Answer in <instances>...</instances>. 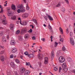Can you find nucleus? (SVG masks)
<instances>
[{"mask_svg": "<svg viewBox=\"0 0 75 75\" xmlns=\"http://www.w3.org/2000/svg\"><path fill=\"white\" fill-rule=\"evenodd\" d=\"M26 66H30V62H26Z\"/></svg>", "mask_w": 75, "mask_h": 75, "instance_id": "30", "label": "nucleus"}, {"mask_svg": "<svg viewBox=\"0 0 75 75\" xmlns=\"http://www.w3.org/2000/svg\"><path fill=\"white\" fill-rule=\"evenodd\" d=\"M61 69H62V68H61V67H59V72H61Z\"/></svg>", "mask_w": 75, "mask_h": 75, "instance_id": "40", "label": "nucleus"}, {"mask_svg": "<svg viewBox=\"0 0 75 75\" xmlns=\"http://www.w3.org/2000/svg\"><path fill=\"white\" fill-rule=\"evenodd\" d=\"M58 43H57L56 42H54V46L55 47H57V45H58Z\"/></svg>", "mask_w": 75, "mask_h": 75, "instance_id": "29", "label": "nucleus"}, {"mask_svg": "<svg viewBox=\"0 0 75 75\" xmlns=\"http://www.w3.org/2000/svg\"><path fill=\"white\" fill-rule=\"evenodd\" d=\"M62 67L63 68H65L67 67V63H63L62 65Z\"/></svg>", "mask_w": 75, "mask_h": 75, "instance_id": "16", "label": "nucleus"}, {"mask_svg": "<svg viewBox=\"0 0 75 75\" xmlns=\"http://www.w3.org/2000/svg\"><path fill=\"white\" fill-rule=\"evenodd\" d=\"M63 69H64L65 72H67L68 69V68H67L66 67V68H63Z\"/></svg>", "mask_w": 75, "mask_h": 75, "instance_id": "27", "label": "nucleus"}, {"mask_svg": "<svg viewBox=\"0 0 75 75\" xmlns=\"http://www.w3.org/2000/svg\"><path fill=\"white\" fill-rule=\"evenodd\" d=\"M48 28L50 29H52V28H51V26H50V24H49Z\"/></svg>", "mask_w": 75, "mask_h": 75, "instance_id": "43", "label": "nucleus"}, {"mask_svg": "<svg viewBox=\"0 0 75 75\" xmlns=\"http://www.w3.org/2000/svg\"><path fill=\"white\" fill-rule=\"evenodd\" d=\"M29 31H30V32H32V31H33V30H32V29H30V30H29Z\"/></svg>", "mask_w": 75, "mask_h": 75, "instance_id": "60", "label": "nucleus"}, {"mask_svg": "<svg viewBox=\"0 0 75 75\" xmlns=\"http://www.w3.org/2000/svg\"><path fill=\"white\" fill-rule=\"evenodd\" d=\"M48 59L47 57H46L45 58V64H48Z\"/></svg>", "mask_w": 75, "mask_h": 75, "instance_id": "14", "label": "nucleus"}, {"mask_svg": "<svg viewBox=\"0 0 75 75\" xmlns=\"http://www.w3.org/2000/svg\"><path fill=\"white\" fill-rule=\"evenodd\" d=\"M63 40L64 39L62 38H61L60 39V41H61V42H64V41H63Z\"/></svg>", "mask_w": 75, "mask_h": 75, "instance_id": "45", "label": "nucleus"}, {"mask_svg": "<svg viewBox=\"0 0 75 75\" xmlns=\"http://www.w3.org/2000/svg\"><path fill=\"white\" fill-rule=\"evenodd\" d=\"M38 58H39L40 60H41L42 59V57H43V55L42 54L39 53L38 55Z\"/></svg>", "mask_w": 75, "mask_h": 75, "instance_id": "5", "label": "nucleus"}, {"mask_svg": "<svg viewBox=\"0 0 75 75\" xmlns=\"http://www.w3.org/2000/svg\"><path fill=\"white\" fill-rule=\"evenodd\" d=\"M46 21H48V19H47V16H45L44 17Z\"/></svg>", "mask_w": 75, "mask_h": 75, "instance_id": "52", "label": "nucleus"}, {"mask_svg": "<svg viewBox=\"0 0 75 75\" xmlns=\"http://www.w3.org/2000/svg\"><path fill=\"white\" fill-rule=\"evenodd\" d=\"M56 55L57 56V57H59V54L58 53H57L56 54Z\"/></svg>", "mask_w": 75, "mask_h": 75, "instance_id": "55", "label": "nucleus"}, {"mask_svg": "<svg viewBox=\"0 0 75 75\" xmlns=\"http://www.w3.org/2000/svg\"><path fill=\"white\" fill-rule=\"evenodd\" d=\"M71 58H69L68 59V61L69 62H71Z\"/></svg>", "mask_w": 75, "mask_h": 75, "instance_id": "46", "label": "nucleus"}, {"mask_svg": "<svg viewBox=\"0 0 75 75\" xmlns=\"http://www.w3.org/2000/svg\"><path fill=\"white\" fill-rule=\"evenodd\" d=\"M10 43L12 45H14L16 44V42L13 40H11L10 42Z\"/></svg>", "mask_w": 75, "mask_h": 75, "instance_id": "10", "label": "nucleus"}, {"mask_svg": "<svg viewBox=\"0 0 75 75\" xmlns=\"http://www.w3.org/2000/svg\"><path fill=\"white\" fill-rule=\"evenodd\" d=\"M10 65L12 67V68H14L16 67V66H15V64H14V63L13 62H11L10 63Z\"/></svg>", "mask_w": 75, "mask_h": 75, "instance_id": "7", "label": "nucleus"}, {"mask_svg": "<svg viewBox=\"0 0 75 75\" xmlns=\"http://www.w3.org/2000/svg\"><path fill=\"white\" fill-rule=\"evenodd\" d=\"M32 38L33 40H35L36 39V38H35V36H33Z\"/></svg>", "mask_w": 75, "mask_h": 75, "instance_id": "44", "label": "nucleus"}, {"mask_svg": "<svg viewBox=\"0 0 75 75\" xmlns=\"http://www.w3.org/2000/svg\"><path fill=\"white\" fill-rule=\"evenodd\" d=\"M10 30H13V28H14V25L11 24L10 25Z\"/></svg>", "mask_w": 75, "mask_h": 75, "instance_id": "15", "label": "nucleus"}, {"mask_svg": "<svg viewBox=\"0 0 75 75\" xmlns=\"http://www.w3.org/2000/svg\"><path fill=\"white\" fill-rule=\"evenodd\" d=\"M41 40L43 42L45 41V39L44 38H42L41 39Z\"/></svg>", "mask_w": 75, "mask_h": 75, "instance_id": "51", "label": "nucleus"}, {"mask_svg": "<svg viewBox=\"0 0 75 75\" xmlns=\"http://www.w3.org/2000/svg\"><path fill=\"white\" fill-rule=\"evenodd\" d=\"M4 51H2L0 52V54H3V53H4Z\"/></svg>", "mask_w": 75, "mask_h": 75, "instance_id": "49", "label": "nucleus"}, {"mask_svg": "<svg viewBox=\"0 0 75 75\" xmlns=\"http://www.w3.org/2000/svg\"><path fill=\"white\" fill-rule=\"evenodd\" d=\"M2 41L4 42H6V37L4 36H3V37L2 38Z\"/></svg>", "mask_w": 75, "mask_h": 75, "instance_id": "17", "label": "nucleus"}, {"mask_svg": "<svg viewBox=\"0 0 75 75\" xmlns=\"http://www.w3.org/2000/svg\"><path fill=\"white\" fill-rule=\"evenodd\" d=\"M25 8L21 10V13H24V12H25Z\"/></svg>", "mask_w": 75, "mask_h": 75, "instance_id": "38", "label": "nucleus"}, {"mask_svg": "<svg viewBox=\"0 0 75 75\" xmlns=\"http://www.w3.org/2000/svg\"><path fill=\"white\" fill-rule=\"evenodd\" d=\"M70 43L72 45H74V39L72 38L70 39Z\"/></svg>", "mask_w": 75, "mask_h": 75, "instance_id": "9", "label": "nucleus"}, {"mask_svg": "<svg viewBox=\"0 0 75 75\" xmlns=\"http://www.w3.org/2000/svg\"><path fill=\"white\" fill-rule=\"evenodd\" d=\"M4 18L2 19V21L3 24L5 25V24H7V19H6V17H5V15H3Z\"/></svg>", "mask_w": 75, "mask_h": 75, "instance_id": "1", "label": "nucleus"}, {"mask_svg": "<svg viewBox=\"0 0 75 75\" xmlns=\"http://www.w3.org/2000/svg\"><path fill=\"white\" fill-rule=\"evenodd\" d=\"M24 54L25 55H28V52H25L24 53Z\"/></svg>", "mask_w": 75, "mask_h": 75, "instance_id": "48", "label": "nucleus"}, {"mask_svg": "<svg viewBox=\"0 0 75 75\" xmlns=\"http://www.w3.org/2000/svg\"><path fill=\"white\" fill-rule=\"evenodd\" d=\"M0 48L2 49H3H3H4V47L1 45H0Z\"/></svg>", "mask_w": 75, "mask_h": 75, "instance_id": "41", "label": "nucleus"}, {"mask_svg": "<svg viewBox=\"0 0 75 75\" xmlns=\"http://www.w3.org/2000/svg\"><path fill=\"white\" fill-rule=\"evenodd\" d=\"M73 72L74 73V74H75V70H74L73 71Z\"/></svg>", "mask_w": 75, "mask_h": 75, "instance_id": "64", "label": "nucleus"}, {"mask_svg": "<svg viewBox=\"0 0 75 75\" xmlns=\"http://www.w3.org/2000/svg\"><path fill=\"white\" fill-rule=\"evenodd\" d=\"M39 65L40 66H40H41V62H40L39 64Z\"/></svg>", "mask_w": 75, "mask_h": 75, "instance_id": "62", "label": "nucleus"}, {"mask_svg": "<svg viewBox=\"0 0 75 75\" xmlns=\"http://www.w3.org/2000/svg\"><path fill=\"white\" fill-rule=\"evenodd\" d=\"M66 50V48H65V47L64 46H63V47L62 48V50L63 51H65Z\"/></svg>", "mask_w": 75, "mask_h": 75, "instance_id": "31", "label": "nucleus"}, {"mask_svg": "<svg viewBox=\"0 0 75 75\" xmlns=\"http://www.w3.org/2000/svg\"><path fill=\"white\" fill-rule=\"evenodd\" d=\"M27 21H23V22L22 23L21 21H20V23L21 25H27Z\"/></svg>", "mask_w": 75, "mask_h": 75, "instance_id": "4", "label": "nucleus"}, {"mask_svg": "<svg viewBox=\"0 0 75 75\" xmlns=\"http://www.w3.org/2000/svg\"><path fill=\"white\" fill-rule=\"evenodd\" d=\"M7 75H11V73L9 72V73H7Z\"/></svg>", "mask_w": 75, "mask_h": 75, "instance_id": "59", "label": "nucleus"}, {"mask_svg": "<svg viewBox=\"0 0 75 75\" xmlns=\"http://www.w3.org/2000/svg\"><path fill=\"white\" fill-rule=\"evenodd\" d=\"M61 6V4H59V3L57 5H56V6L57 7H59Z\"/></svg>", "mask_w": 75, "mask_h": 75, "instance_id": "47", "label": "nucleus"}, {"mask_svg": "<svg viewBox=\"0 0 75 75\" xmlns=\"http://www.w3.org/2000/svg\"><path fill=\"white\" fill-rule=\"evenodd\" d=\"M4 4H4V6H7V3L5 2Z\"/></svg>", "mask_w": 75, "mask_h": 75, "instance_id": "56", "label": "nucleus"}, {"mask_svg": "<svg viewBox=\"0 0 75 75\" xmlns=\"http://www.w3.org/2000/svg\"><path fill=\"white\" fill-rule=\"evenodd\" d=\"M65 58L62 57H59V61L60 62L62 63L65 61Z\"/></svg>", "mask_w": 75, "mask_h": 75, "instance_id": "2", "label": "nucleus"}, {"mask_svg": "<svg viewBox=\"0 0 75 75\" xmlns=\"http://www.w3.org/2000/svg\"><path fill=\"white\" fill-rule=\"evenodd\" d=\"M46 15L48 17H50V15H49L48 14H46Z\"/></svg>", "mask_w": 75, "mask_h": 75, "instance_id": "61", "label": "nucleus"}, {"mask_svg": "<svg viewBox=\"0 0 75 75\" xmlns=\"http://www.w3.org/2000/svg\"><path fill=\"white\" fill-rule=\"evenodd\" d=\"M18 20H20V21H21V18H20L19 17L18 18Z\"/></svg>", "mask_w": 75, "mask_h": 75, "instance_id": "63", "label": "nucleus"}, {"mask_svg": "<svg viewBox=\"0 0 75 75\" xmlns=\"http://www.w3.org/2000/svg\"><path fill=\"white\" fill-rule=\"evenodd\" d=\"M17 12H18V13H21V10L20 9H18V10H17Z\"/></svg>", "mask_w": 75, "mask_h": 75, "instance_id": "37", "label": "nucleus"}, {"mask_svg": "<svg viewBox=\"0 0 75 75\" xmlns=\"http://www.w3.org/2000/svg\"><path fill=\"white\" fill-rule=\"evenodd\" d=\"M28 57L29 58H33L34 57V55L33 54H30L29 55Z\"/></svg>", "mask_w": 75, "mask_h": 75, "instance_id": "21", "label": "nucleus"}, {"mask_svg": "<svg viewBox=\"0 0 75 75\" xmlns=\"http://www.w3.org/2000/svg\"><path fill=\"white\" fill-rule=\"evenodd\" d=\"M20 58H21V59H23V56L21 55L20 56Z\"/></svg>", "mask_w": 75, "mask_h": 75, "instance_id": "58", "label": "nucleus"}, {"mask_svg": "<svg viewBox=\"0 0 75 75\" xmlns=\"http://www.w3.org/2000/svg\"><path fill=\"white\" fill-rule=\"evenodd\" d=\"M13 54H11L10 55V58H13Z\"/></svg>", "mask_w": 75, "mask_h": 75, "instance_id": "39", "label": "nucleus"}, {"mask_svg": "<svg viewBox=\"0 0 75 75\" xmlns=\"http://www.w3.org/2000/svg\"><path fill=\"white\" fill-rule=\"evenodd\" d=\"M59 30L61 32V34H63V30L62 29L61 27L59 28Z\"/></svg>", "mask_w": 75, "mask_h": 75, "instance_id": "24", "label": "nucleus"}, {"mask_svg": "<svg viewBox=\"0 0 75 75\" xmlns=\"http://www.w3.org/2000/svg\"><path fill=\"white\" fill-rule=\"evenodd\" d=\"M16 16H12L11 18L13 20H16Z\"/></svg>", "mask_w": 75, "mask_h": 75, "instance_id": "20", "label": "nucleus"}, {"mask_svg": "<svg viewBox=\"0 0 75 75\" xmlns=\"http://www.w3.org/2000/svg\"><path fill=\"white\" fill-rule=\"evenodd\" d=\"M17 49L15 48H14L12 49L11 52L12 53H15L17 52Z\"/></svg>", "mask_w": 75, "mask_h": 75, "instance_id": "13", "label": "nucleus"}, {"mask_svg": "<svg viewBox=\"0 0 75 75\" xmlns=\"http://www.w3.org/2000/svg\"><path fill=\"white\" fill-rule=\"evenodd\" d=\"M62 11H63V12H64L65 11V9L64 8H62Z\"/></svg>", "mask_w": 75, "mask_h": 75, "instance_id": "36", "label": "nucleus"}, {"mask_svg": "<svg viewBox=\"0 0 75 75\" xmlns=\"http://www.w3.org/2000/svg\"><path fill=\"white\" fill-rule=\"evenodd\" d=\"M11 7H12V9L13 10H16V6L14 5H12L11 6Z\"/></svg>", "mask_w": 75, "mask_h": 75, "instance_id": "18", "label": "nucleus"}, {"mask_svg": "<svg viewBox=\"0 0 75 75\" xmlns=\"http://www.w3.org/2000/svg\"><path fill=\"white\" fill-rule=\"evenodd\" d=\"M30 73V71L29 70H26L24 72V75H29Z\"/></svg>", "mask_w": 75, "mask_h": 75, "instance_id": "6", "label": "nucleus"}, {"mask_svg": "<svg viewBox=\"0 0 75 75\" xmlns=\"http://www.w3.org/2000/svg\"><path fill=\"white\" fill-rule=\"evenodd\" d=\"M57 69H58L57 67L54 68V70L55 71H57Z\"/></svg>", "mask_w": 75, "mask_h": 75, "instance_id": "50", "label": "nucleus"}, {"mask_svg": "<svg viewBox=\"0 0 75 75\" xmlns=\"http://www.w3.org/2000/svg\"><path fill=\"white\" fill-rule=\"evenodd\" d=\"M33 21L35 23V24L36 25H38V23H37V20L36 19H33Z\"/></svg>", "mask_w": 75, "mask_h": 75, "instance_id": "23", "label": "nucleus"}, {"mask_svg": "<svg viewBox=\"0 0 75 75\" xmlns=\"http://www.w3.org/2000/svg\"><path fill=\"white\" fill-rule=\"evenodd\" d=\"M19 8L21 10H23V9H24V7H23V6H21L19 7Z\"/></svg>", "mask_w": 75, "mask_h": 75, "instance_id": "28", "label": "nucleus"}, {"mask_svg": "<svg viewBox=\"0 0 75 75\" xmlns=\"http://www.w3.org/2000/svg\"><path fill=\"white\" fill-rule=\"evenodd\" d=\"M1 61H4V57L3 56H1Z\"/></svg>", "mask_w": 75, "mask_h": 75, "instance_id": "19", "label": "nucleus"}, {"mask_svg": "<svg viewBox=\"0 0 75 75\" xmlns=\"http://www.w3.org/2000/svg\"><path fill=\"white\" fill-rule=\"evenodd\" d=\"M8 16H11V12H8Z\"/></svg>", "mask_w": 75, "mask_h": 75, "instance_id": "33", "label": "nucleus"}, {"mask_svg": "<svg viewBox=\"0 0 75 75\" xmlns=\"http://www.w3.org/2000/svg\"><path fill=\"white\" fill-rule=\"evenodd\" d=\"M3 8H2L1 9V11L0 12V13H3Z\"/></svg>", "mask_w": 75, "mask_h": 75, "instance_id": "53", "label": "nucleus"}, {"mask_svg": "<svg viewBox=\"0 0 75 75\" xmlns=\"http://www.w3.org/2000/svg\"><path fill=\"white\" fill-rule=\"evenodd\" d=\"M65 1H66L67 4H69V1H68V0H65Z\"/></svg>", "mask_w": 75, "mask_h": 75, "instance_id": "42", "label": "nucleus"}, {"mask_svg": "<svg viewBox=\"0 0 75 75\" xmlns=\"http://www.w3.org/2000/svg\"><path fill=\"white\" fill-rule=\"evenodd\" d=\"M25 69L23 67L21 68L20 69V71L21 73H24L25 72Z\"/></svg>", "mask_w": 75, "mask_h": 75, "instance_id": "11", "label": "nucleus"}, {"mask_svg": "<svg viewBox=\"0 0 75 75\" xmlns=\"http://www.w3.org/2000/svg\"><path fill=\"white\" fill-rule=\"evenodd\" d=\"M15 61L17 63H19V62H20L18 59H17L15 60Z\"/></svg>", "mask_w": 75, "mask_h": 75, "instance_id": "35", "label": "nucleus"}, {"mask_svg": "<svg viewBox=\"0 0 75 75\" xmlns=\"http://www.w3.org/2000/svg\"><path fill=\"white\" fill-rule=\"evenodd\" d=\"M73 34V33L71 32L70 33V36H72Z\"/></svg>", "mask_w": 75, "mask_h": 75, "instance_id": "54", "label": "nucleus"}, {"mask_svg": "<svg viewBox=\"0 0 75 75\" xmlns=\"http://www.w3.org/2000/svg\"><path fill=\"white\" fill-rule=\"evenodd\" d=\"M19 40L20 41H22L23 40V38L21 36L19 37Z\"/></svg>", "mask_w": 75, "mask_h": 75, "instance_id": "34", "label": "nucleus"}, {"mask_svg": "<svg viewBox=\"0 0 75 75\" xmlns=\"http://www.w3.org/2000/svg\"><path fill=\"white\" fill-rule=\"evenodd\" d=\"M26 10H29V7L28 6V4H26Z\"/></svg>", "mask_w": 75, "mask_h": 75, "instance_id": "26", "label": "nucleus"}, {"mask_svg": "<svg viewBox=\"0 0 75 75\" xmlns=\"http://www.w3.org/2000/svg\"><path fill=\"white\" fill-rule=\"evenodd\" d=\"M27 30L26 28H24L21 30V34H25L27 33Z\"/></svg>", "mask_w": 75, "mask_h": 75, "instance_id": "3", "label": "nucleus"}, {"mask_svg": "<svg viewBox=\"0 0 75 75\" xmlns=\"http://www.w3.org/2000/svg\"><path fill=\"white\" fill-rule=\"evenodd\" d=\"M5 30H6V32H7L8 31H9V30L8 29H5Z\"/></svg>", "mask_w": 75, "mask_h": 75, "instance_id": "57", "label": "nucleus"}, {"mask_svg": "<svg viewBox=\"0 0 75 75\" xmlns=\"http://www.w3.org/2000/svg\"><path fill=\"white\" fill-rule=\"evenodd\" d=\"M30 38V35L28 34L27 33L25 35L24 38L25 39H28V38Z\"/></svg>", "mask_w": 75, "mask_h": 75, "instance_id": "8", "label": "nucleus"}, {"mask_svg": "<svg viewBox=\"0 0 75 75\" xmlns=\"http://www.w3.org/2000/svg\"><path fill=\"white\" fill-rule=\"evenodd\" d=\"M20 33V31L19 30H18L16 31V34H18Z\"/></svg>", "mask_w": 75, "mask_h": 75, "instance_id": "32", "label": "nucleus"}, {"mask_svg": "<svg viewBox=\"0 0 75 75\" xmlns=\"http://www.w3.org/2000/svg\"><path fill=\"white\" fill-rule=\"evenodd\" d=\"M54 51H52L51 54V58H52V59H53V58H54Z\"/></svg>", "mask_w": 75, "mask_h": 75, "instance_id": "12", "label": "nucleus"}, {"mask_svg": "<svg viewBox=\"0 0 75 75\" xmlns=\"http://www.w3.org/2000/svg\"><path fill=\"white\" fill-rule=\"evenodd\" d=\"M4 34H5L4 31H2L0 33V36L1 37V36H3V35H4Z\"/></svg>", "mask_w": 75, "mask_h": 75, "instance_id": "22", "label": "nucleus"}, {"mask_svg": "<svg viewBox=\"0 0 75 75\" xmlns=\"http://www.w3.org/2000/svg\"><path fill=\"white\" fill-rule=\"evenodd\" d=\"M48 18L50 21H52V20H53V19L52 17H51V16H49Z\"/></svg>", "mask_w": 75, "mask_h": 75, "instance_id": "25", "label": "nucleus"}]
</instances>
